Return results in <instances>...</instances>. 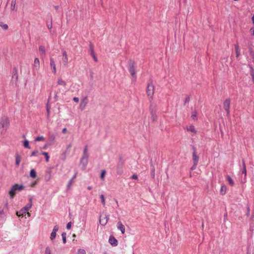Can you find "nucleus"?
Segmentation results:
<instances>
[{"instance_id": "obj_1", "label": "nucleus", "mask_w": 254, "mask_h": 254, "mask_svg": "<svg viewBox=\"0 0 254 254\" xmlns=\"http://www.w3.org/2000/svg\"><path fill=\"white\" fill-rule=\"evenodd\" d=\"M9 126V120L8 117L3 116L0 120V133L4 134Z\"/></svg>"}, {"instance_id": "obj_2", "label": "nucleus", "mask_w": 254, "mask_h": 254, "mask_svg": "<svg viewBox=\"0 0 254 254\" xmlns=\"http://www.w3.org/2000/svg\"><path fill=\"white\" fill-rule=\"evenodd\" d=\"M25 187L22 185L15 184L12 186L9 191V194L11 198H13L17 191H20L24 189Z\"/></svg>"}, {"instance_id": "obj_3", "label": "nucleus", "mask_w": 254, "mask_h": 254, "mask_svg": "<svg viewBox=\"0 0 254 254\" xmlns=\"http://www.w3.org/2000/svg\"><path fill=\"white\" fill-rule=\"evenodd\" d=\"M146 93L149 98H152L154 94V85L152 82L148 83Z\"/></svg>"}, {"instance_id": "obj_4", "label": "nucleus", "mask_w": 254, "mask_h": 254, "mask_svg": "<svg viewBox=\"0 0 254 254\" xmlns=\"http://www.w3.org/2000/svg\"><path fill=\"white\" fill-rule=\"evenodd\" d=\"M129 71L134 81L136 80L135 74V66L134 63H130L129 64Z\"/></svg>"}, {"instance_id": "obj_5", "label": "nucleus", "mask_w": 254, "mask_h": 254, "mask_svg": "<svg viewBox=\"0 0 254 254\" xmlns=\"http://www.w3.org/2000/svg\"><path fill=\"white\" fill-rule=\"evenodd\" d=\"M88 103V97L85 96V97H83L81 99V101H80V103L79 106V109L81 111L84 110L85 109Z\"/></svg>"}, {"instance_id": "obj_6", "label": "nucleus", "mask_w": 254, "mask_h": 254, "mask_svg": "<svg viewBox=\"0 0 254 254\" xmlns=\"http://www.w3.org/2000/svg\"><path fill=\"white\" fill-rule=\"evenodd\" d=\"M230 99L228 98L226 99L223 102V108L227 113V115L229 116L230 114Z\"/></svg>"}, {"instance_id": "obj_7", "label": "nucleus", "mask_w": 254, "mask_h": 254, "mask_svg": "<svg viewBox=\"0 0 254 254\" xmlns=\"http://www.w3.org/2000/svg\"><path fill=\"white\" fill-rule=\"evenodd\" d=\"M109 218V215L106 214L101 215L99 219L100 224L102 226H105L108 221Z\"/></svg>"}, {"instance_id": "obj_8", "label": "nucleus", "mask_w": 254, "mask_h": 254, "mask_svg": "<svg viewBox=\"0 0 254 254\" xmlns=\"http://www.w3.org/2000/svg\"><path fill=\"white\" fill-rule=\"evenodd\" d=\"M59 230V227L58 225H56L54 226L53 231L51 234L50 235V239L52 241H53V240L55 239L56 237V233Z\"/></svg>"}, {"instance_id": "obj_9", "label": "nucleus", "mask_w": 254, "mask_h": 254, "mask_svg": "<svg viewBox=\"0 0 254 254\" xmlns=\"http://www.w3.org/2000/svg\"><path fill=\"white\" fill-rule=\"evenodd\" d=\"M192 160L195 164H197L199 160V157L197 155L196 150L194 147H193Z\"/></svg>"}, {"instance_id": "obj_10", "label": "nucleus", "mask_w": 254, "mask_h": 254, "mask_svg": "<svg viewBox=\"0 0 254 254\" xmlns=\"http://www.w3.org/2000/svg\"><path fill=\"white\" fill-rule=\"evenodd\" d=\"M50 66L51 69H52L53 73L55 74L57 72V69L55 63L53 58L50 59Z\"/></svg>"}, {"instance_id": "obj_11", "label": "nucleus", "mask_w": 254, "mask_h": 254, "mask_svg": "<svg viewBox=\"0 0 254 254\" xmlns=\"http://www.w3.org/2000/svg\"><path fill=\"white\" fill-rule=\"evenodd\" d=\"M89 50H90V54H91V56L93 57V58L94 59V61L96 62H97V59L96 57L95 56V53L94 52V47H93V44L91 43H90L89 44Z\"/></svg>"}, {"instance_id": "obj_12", "label": "nucleus", "mask_w": 254, "mask_h": 254, "mask_svg": "<svg viewBox=\"0 0 254 254\" xmlns=\"http://www.w3.org/2000/svg\"><path fill=\"white\" fill-rule=\"evenodd\" d=\"M88 156L89 155H83L81 159L80 163L84 167H85L87 164Z\"/></svg>"}, {"instance_id": "obj_13", "label": "nucleus", "mask_w": 254, "mask_h": 254, "mask_svg": "<svg viewBox=\"0 0 254 254\" xmlns=\"http://www.w3.org/2000/svg\"><path fill=\"white\" fill-rule=\"evenodd\" d=\"M63 61L64 65L65 66H66L67 64L68 63V58L67 53L65 51H63Z\"/></svg>"}, {"instance_id": "obj_14", "label": "nucleus", "mask_w": 254, "mask_h": 254, "mask_svg": "<svg viewBox=\"0 0 254 254\" xmlns=\"http://www.w3.org/2000/svg\"><path fill=\"white\" fill-rule=\"evenodd\" d=\"M117 228L119 230H120L122 233L124 234L125 233V228L124 225L122 223L121 221H119L117 223Z\"/></svg>"}, {"instance_id": "obj_15", "label": "nucleus", "mask_w": 254, "mask_h": 254, "mask_svg": "<svg viewBox=\"0 0 254 254\" xmlns=\"http://www.w3.org/2000/svg\"><path fill=\"white\" fill-rule=\"evenodd\" d=\"M32 206V198L30 197L29 199V203L23 208V209L26 212L28 211Z\"/></svg>"}, {"instance_id": "obj_16", "label": "nucleus", "mask_w": 254, "mask_h": 254, "mask_svg": "<svg viewBox=\"0 0 254 254\" xmlns=\"http://www.w3.org/2000/svg\"><path fill=\"white\" fill-rule=\"evenodd\" d=\"M46 173V175L45 176V179L46 181L48 182L51 180L52 177V171L51 169L47 170Z\"/></svg>"}, {"instance_id": "obj_17", "label": "nucleus", "mask_w": 254, "mask_h": 254, "mask_svg": "<svg viewBox=\"0 0 254 254\" xmlns=\"http://www.w3.org/2000/svg\"><path fill=\"white\" fill-rule=\"evenodd\" d=\"M109 242L112 246H116L118 245V241L114 237H110Z\"/></svg>"}, {"instance_id": "obj_18", "label": "nucleus", "mask_w": 254, "mask_h": 254, "mask_svg": "<svg viewBox=\"0 0 254 254\" xmlns=\"http://www.w3.org/2000/svg\"><path fill=\"white\" fill-rule=\"evenodd\" d=\"M57 84L58 85H61L64 87H65L66 86V82L61 77L58 78Z\"/></svg>"}, {"instance_id": "obj_19", "label": "nucleus", "mask_w": 254, "mask_h": 254, "mask_svg": "<svg viewBox=\"0 0 254 254\" xmlns=\"http://www.w3.org/2000/svg\"><path fill=\"white\" fill-rule=\"evenodd\" d=\"M117 173L119 175H121L123 173V163L122 162L118 164L117 169Z\"/></svg>"}, {"instance_id": "obj_20", "label": "nucleus", "mask_w": 254, "mask_h": 254, "mask_svg": "<svg viewBox=\"0 0 254 254\" xmlns=\"http://www.w3.org/2000/svg\"><path fill=\"white\" fill-rule=\"evenodd\" d=\"M33 66H34V67L36 70H38L39 69V68H40V61H39V60L38 58H36L34 60Z\"/></svg>"}, {"instance_id": "obj_21", "label": "nucleus", "mask_w": 254, "mask_h": 254, "mask_svg": "<svg viewBox=\"0 0 254 254\" xmlns=\"http://www.w3.org/2000/svg\"><path fill=\"white\" fill-rule=\"evenodd\" d=\"M188 131L192 132L194 134L196 133V130L193 126H189L186 127Z\"/></svg>"}, {"instance_id": "obj_22", "label": "nucleus", "mask_w": 254, "mask_h": 254, "mask_svg": "<svg viewBox=\"0 0 254 254\" xmlns=\"http://www.w3.org/2000/svg\"><path fill=\"white\" fill-rule=\"evenodd\" d=\"M150 114L152 116V119L153 121H155L156 120L157 117L155 115V111L153 110L152 107H150Z\"/></svg>"}, {"instance_id": "obj_23", "label": "nucleus", "mask_w": 254, "mask_h": 254, "mask_svg": "<svg viewBox=\"0 0 254 254\" xmlns=\"http://www.w3.org/2000/svg\"><path fill=\"white\" fill-rule=\"evenodd\" d=\"M21 156L18 154L15 155V165L17 167L19 166L20 162L21 161Z\"/></svg>"}, {"instance_id": "obj_24", "label": "nucleus", "mask_w": 254, "mask_h": 254, "mask_svg": "<svg viewBox=\"0 0 254 254\" xmlns=\"http://www.w3.org/2000/svg\"><path fill=\"white\" fill-rule=\"evenodd\" d=\"M235 50L236 54V57L238 58L240 55V49L238 44L235 45Z\"/></svg>"}, {"instance_id": "obj_25", "label": "nucleus", "mask_w": 254, "mask_h": 254, "mask_svg": "<svg viewBox=\"0 0 254 254\" xmlns=\"http://www.w3.org/2000/svg\"><path fill=\"white\" fill-rule=\"evenodd\" d=\"M242 165H243V169L242 170V173L245 175V177H246L247 175V170H246V166L245 163V161L244 160L242 161Z\"/></svg>"}, {"instance_id": "obj_26", "label": "nucleus", "mask_w": 254, "mask_h": 254, "mask_svg": "<svg viewBox=\"0 0 254 254\" xmlns=\"http://www.w3.org/2000/svg\"><path fill=\"white\" fill-rule=\"evenodd\" d=\"M26 213V212L22 208L20 211L16 212V215L18 216H23Z\"/></svg>"}, {"instance_id": "obj_27", "label": "nucleus", "mask_w": 254, "mask_h": 254, "mask_svg": "<svg viewBox=\"0 0 254 254\" xmlns=\"http://www.w3.org/2000/svg\"><path fill=\"white\" fill-rule=\"evenodd\" d=\"M30 176L34 179L37 177V173L34 169L31 170L30 172Z\"/></svg>"}, {"instance_id": "obj_28", "label": "nucleus", "mask_w": 254, "mask_h": 254, "mask_svg": "<svg viewBox=\"0 0 254 254\" xmlns=\"http://www.w3.org/2000/svg\"><path fill=\"white\" fill-rule=\"evenodd\" d=\"M226 178H227V180L228 181L230 185H231V186H233L234 185V182L233 179L229 176H227Z\"/></svg>"}, {"instance_id": "obj_29", "label": "nucleus", "mask_w": 254, "mask_h": 254, "mask_svg": "<svg viewBox=\"0 0 254 254\" xmlns=\"http://www.w3.org/2000/svg\"><path fill=\"white\" fill-rule=\"evenodd\" d=\"M41 154L45 156V157L46 159V161L47 162H48L49 161V158H50L48 153L46 152H42Z\"/></svg>"}, {"instance_id": "obj_30", "label": "nucleus", "mask_w": 254, "mask_h": 254, "mask_svg": "<svg viewBox=\"0 0 254 254\" xmlns=\"http://www.w3.org/2000/svg\"><path fill=\"white\" fill-rule=\"evenodd\" d=\"M197 113L195 111H193L192 113V114H191V118H192V119L193 120L195 121V120H197Z\"/></svg>"}, {"instance_id": "obj_31", "label": "nucleus", "mask_w": 254, "mask_h": 254, "mask_svg": "<svg viewBox=\"0 0 254 254\" xmlns=\"http://www.w3.org/2000/svg\"><path fill=\"white\" fill-rule=\"evenodd\" d=\"M226 186H224V185L222 186L221 188V190H220V193L222 195L225 194V192H226Z\"/></svg>"}, {"instance_id": "obj_32", "label": "nucleus", "mask_w": 254, "mask_h": 254, "mask_svg": "<svg viewBox=\"0 0 254 254\" xmlns=\"http://www.w3.org/2000/svg\"><path fill=\"white\" fill-rule=\"evenodd\" d=\"M16 5V0H12L11 3V9L13 10L15 9Z\"/></svg>"}, {"instance_id": "obj_33", "label": "nucleus", "mask_w": 254, "mask_h": 254, "mask_svg": "<svg viewBox=\"0 0 254 254\" xmlns=\"http://www.w3.org/2000/svg\"><path fill=\"white\" fill-rule=\"evenodd\" d=\"M39 51H40V52L41 54H43V55H45V49L44 47L42 46H40V47H39Z\"/></svg>"}, {"instance_id": "obj_34", "label": "nucleus", "mask_w": 254, "mask_h": 254, "mask_svg": "<svg viewBox=\"0 0 254 254\" xmlns=\"http://www.w3.org/2000/svg\"><path fill=\"white\" fill-rule=\"evenodd\" d=\"M100 198L101 199L102 203L103 206H105V199L103 194L100 195Z\"/></svg>"}, {"instance_id": "obj_35", "label": "nucleus", "mask_w": 254, "mask_h": 254, "mask_svg": "<svg viewBox=\"0 0 254 254\" xmlns=\"http://www.w3.org/2000/svg\"><path fill=\"white\" fill-rule=\"evenodd\" d=\"M66 233L65 232H63L62 234L63 241L64 244L66 243Z\"/></svg>"}, {"instance_id": "obj_36", "label": "nucleus", "mask_w": 254, "mask_h": 254, "mask_svg": "<svg viewBox=\"0 0 254 254\" xmlns=\"http://www.w3.org/2000/svg\"><path fill=\"white\" fill-rule=\"evenodd\" d=\"M23 145L25 148H30L29 145V141L27 140H25L24 141Z\"/></svg>"}, {"instance_id": "obj_37", "label": "nucleus", "mask_w": 254, "mask_h": 254, "mask_svg": "<svg viewBox=\"0 0 254 254\" xmlns=\"http://www.w3.org/2000/svg\"><path fill=\"white\" fill-rule=\"evenodd\" d=\"M0 26L1 27H2L3 29H4V30H7L8 28V26L7 24H3L2 23H0Z\"/></svg>"}, {"instance_id": "obj_38", "label": "nucleus", "mask_w": 254, "mask_h": 254, "mask_svg": "<svg viewBox=\"0 0 254 254\" xmlns=\"http://www.w3.org/2000/svg\"><path fill=\"white\" fill-rule=\"evenodd\" d=\"M105 174H106V171L104 170H102L101 173L100 175V178L102 180L104 179Z\"/></svg>"}, {"instance_id": "obj_39", "label": "nucleus", "mask_w": 254, "mask_h": 254, "mask_svg": "<svg viewBox=\"0 0 254 254\" xmlns=\"http://www.w3.org/2000/svg\"><path fill=\"white\" fill-rule=\"evenodd\" d=\"M49 141L51 142H53L55 139V136L54 134L51 135L49 136Z\"/></svg>"}, {"instance_id": "obj_40", "label": "nucleus", "mask_w": 254, "mask_h": 254, "mask_svg": "<svg viewBox=\"0 0 254 254\" xmlns=\"http://www.w3.org/2000/svg\"><path fill=\"white\" fill-rule=\"evenodd\" d=\"M44 137L43 136H38L35 138V141H40L41 140H44Z\"/></svg>"}, {"instance_id": "obj_41", "label": "nucleus", "mask_w": 254, "mask_h": 254, "mask_svg": "<svg viewBox=\"0 0 254 254\" xmlns=\"http://www.w3.org/2000/svg\"><path fill=\"white\" fill-rule=\"evenodd\" d=\"M44 254H51V249L49 247H47Z\"/></svg>"}, {"instance_id": "obj_42", "label": "nucleus", "mask_w": 254, "mask_h": 254, "mask_svg": "<svg viewBox=\"0 0 254 254\" xmlns=\"http://www.w3.org/2000/svg\"><path fill=\"white\" fill-rule=\"evenodd\" d=\"M83 155H88L87 153V146H85L83 150Z\"/></svg>"}, {"instance_id": "obj_43", "label": "nucleus", "mask_w": 254, "mask_h": 254, "mask_svg": "<svg viewBox=\"0 0 254 254\" xmlns=\"http://www.w3.org/2000/svg\"><path fill=\"white\" fill-rule=\"evenodd\" d=\"M78 254H86V253L83 249H79L78 252Z\"/></svg>"}, {"instance_id": "obj_44", "label": "nucleus", "mask_w": 254, "mask_h": 254, "mask_svg": "<svg viewBox=\"0 0 254 254\" xmlns=\"http://www.w3.org/2000/svg\"><path fill=\"white\" fill-rule=\"evenodd\" d=\"M50 107L47 105V107H46V110H47V117H48H48H49V116H50Z\"/></svg>"}, {"instance_id": "obj_45", "label": "nucleus", "mask_w": 254, "mask_h": 254, "mask_svg": "<svg viewBox=\"0 0 254 254\" xmlns=\"http://www.w3.org/2000/svg\"><path fill=\"white\" fill-rule=\"evenodd\" d=\"M190 100V97L189 96H188L186 97L185 100L184 104H186L187 103H188Z\"/></svg>"}, {"instance_id": "obj_46", "label": "nucleus", "mask_w": 254, "mask_h": 254, "mask_svg": "<svg viewBox=\"0 0 254 254\" xmlns=\"http://www.w3.org/2000/svg\"><path fill=\"white\" fill-rule=\"evenodd\" d=\"M71 222H69L67 224L66 228L69 230L71 228Z\"/></svg>"}, {"instance_id": "obj_47", "label": "nucleus", "mask_w": 254, "mask_h": 254, "mask_svg": "<svg viewBox=\"0 0 254 254\" xmlns=\"http://www.w3.org/2000/svg\"><path fill=\"white\" fill-rule=\"evenodd\" d=\"M131 178L132 179H134V180H136L138 178V177H137V175L135 174H133L132 176H131Z\"/></svg>"}, {"instance_id": "obj_48", "label": "nucleus", "mask_w": 254, "mask_h": 254, "mask_svg": "<svg viewBox=\"0 0 254 254\" xmlns=\"http://www.w3.org/2000/svg\"><path fill=\"white\" fill-rule=\"evenodd\" d=\"M38 152V150H35L34 151H33L31 153V156H35L36 154Z\"/></svg>"}, {"instance_id": "obj_49", "label": "nucleus", "mask_w": 254, "mask_h": 254, "mask_svg": "<svg viewBox=\"0 0 254 254\" xmlns=\"http://www.w3.org/2000/svg\"><path fill=\"white\" fill-rule=\"evenodd\" d=\"M73 182V181H72V180H70L69 181V182H68V185H67L68 188H69L70 187V186L72 185Z\"/></svg>"}, {"instance_id": "obj_50", "label": "nucleus", "mask_w": 254, "mask_h": 254, "mask_svg": "<svg viewBox=\"0 0 254 254\" xmlns=\"http://www.w3.org/2000/svg\"><path fill=\"white\" fill-rule=\"evenodd\" d=\"M197 165V164H195V163H193V166L191 167V169H191V170H193L195 169V168H196V165Z\"/></svg>"}, {"instance_id": "obj_51", "label": "nucleus", "mask_w": 254, "mask_h": 254, "mask_svg": "<svg viewBox=\"0 0 254 254\" xmlns=\"http://www.w3.org/2000/svg\"><path fill=\"white\" fill-rule=\"evenodd\" d=\"M73 100L74 102H76V103H78V102H79V98H77V97H74V98H73Z\"/></svg>"}, {"instance_id": "obj_52", "label": "nucleus", "mask_w": 254, "mask_h": 254, "mask_svg": "<svg viewBox=\"0 0 254 254\" xmlns=\"http://www.w3.org/2000/svg\"><path fill=\"white\" fill-rule=\"evenodd\" d=\"M67 129L66 128H64L62 130V132L63 133H65L66 132Z\"/></svg>"}, {"instance_id": "obj_53", "label": "nucleus", "mask_w": 254, "mask_h": 254, "mask_svg": "<svg viewBox=\"0 0 254 254\" xmlns=\"http://www.w3.org/2000/svg\"><path fill=\"white\" fill-rule=\"evenodd\" d=\"M47 26H48V28L49 29H51L52 28V24H51H51H48V25H47Z\"/></svg>"}, {"instance_id": "obj_54", "label": "nucleus", "mask_w": 254, "mask_h": 254, "mask_svg": "<svg viewBox=\"0 0 254 254\" xmlns=\"http://www.w3.org/2000/svg\"><path fill=\"white\" fill-rule=\"evenodd\" d=\"M4 208H6L7 209H8V203L7 202H6L4 205Z\"/></svg>"}, {"instance_id": "obj_55", "label": "nucleus", "mask_w": 254, "mask_h": 254, "mask_svg": "<svg viewBox=\"0 0 254 254\" xmlns=\"http://www.w3.org/2000/svg\"><path fill=\"white\" fill-rule=\"evenodd\" d=\"M58 97V96L57 94H56L55 95V97H54V98H55L56 101H57Z\"/></svg>"}, {"instance_id": "obj_56", "label": "nucleus", "mask_w": 254, "mask_h": 254, "mask_svg": "<svg viewBox=\"0 0 254 254\" xmlns=\"http://www.w3.org/2000/svg\"><path fill=\"white\" fill-rule=\"evenodd\" d=\"M252 20L253 21V24H254V14L253 15V16L252 17Z\"/></svg>"}, {"instance_id": "obj_57", "label": "nucleus", "mask_w": 254, "mask_h": 254, "mask_svg": "<svg viewBox=\"0 0 254 254\" xmlns=\"http://www.w3.org/2000/svg\"><path fill=\"white\" fill-rule=\"evenodd\" d=\"M4 210H2L0 211V215H2L3 214H4Z\"/></svg>"}, {"instance_id": "obj_58", "label": "nucleus", "mask_w": 254, "mask_h": 254, "mask_svg": "<svg viewBox=\"0 0 254 254\" xmlns=\"http://www.w3.org/2000/svg\"><path fill=\"white\" fill-rule=\"evenodd\" d=\"M87 189H88V190H91V189H92V187H90V186H89V187H87Z\"/></svg>"}, {"instance_id": "obj_59", "label": "nucleus", "mask_w": 254, "mask_h": 254, "mask_svg": "<svg viewBox=\"0 0 254 254\" xmlns=\"http://www.w3.org/2000/svg\"><path fill=\"white\" fill-rule=\"evenodd\" d=\"M76 177V174L74 175V176L73 177V178H72L71 180H72V181H73V180Z\"/></svg>"}, {"instance_id": "obj_60", "label": "nucleus", "mask_w": 254, "mask_h": 254, "mask_svg": "<svg viewBox=\"0 0 254 254\" xmlns=\"http://www.w3.org/2000/svg\"><path fill=\"white\" fill-rule=\"evenodd\" d=\"M251 31H252L253 32V34H254V28H251Z\"/></svg>"}, {"instance_id": "obj_61", "label": "nucleus", "mask_w": 254, "mask_h": 254, "mask_svg": "<svg viewBox=\"0 0 254 254\" xmlns=\"http://www.w3.org/2000/svg\"><path fill=\"white\" fill-rule=\"evenodd\" d=\"M28 216H30V214L29 212L27 213Z\"/></svg>"}, {"instance_id": "obj_62", "label": "nucleus", "mask_w": 254, "mask_h": 254, "mask_svg": "<svg viewBox=\"0 0 254 254\" xmlns=\"http://www.w3.org/2000/svg\"><path fill=\"white\" fill-rule=\"evenodd\" d=\"M70 147H71V145H69L68 146V148H70Z\"/></svg>"}, {"instance_id": "obj_63", "label": "nucleus", "mask_w": 254, "mask_h": 254, "mask_svg": "<svg viewBox=\"0 0 254 254\" xmlns=\"http://www.w3.org/2000/svg\"><path fill=\"white\" fill-rule=\"evenodd\" d=\"M73 237H75V234H73Z\"/></svg>"}, {"instance_id": "obj_64", "label": "nucleus", "mask_w": 254, "mask_h": 254, "mask_svg": "<svg viewBox=\"0 0 254 254\" xmlns=\"http://www.w3.org/2000/svg\"><path fill=\"white\" fill-rule=\"evenodd\" d=\"M46 148V146L45 145V146H44V148L45 149Z\"/></svg>"}]
</instances>
